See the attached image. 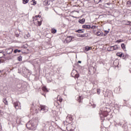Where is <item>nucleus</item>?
<instances>
[{
    "mask_svg": "<svg viewBox=\"0 0 131 131\" xmlns=\"http://www.w3.org/2000/svg\"><path fill=\"white\" fill-rule=\"evenodd\" d=\"M43 5L45 6H49V5H50V3H49V1L48 0H45L44 2H43Z\"/></svg>",
    "mask_w": 131,
    "mask_h": 131,
    "instance_id": "15",
    "label": "nucleus"
},
{
    "mask_svg": "<svg viewBox=\"0 0 131 131\" xmlns=\"http://www.w3.org/2000/svg\"><path fill=\"white\" fill-rule=\"evenodd\" d=\"M13 52L15 53H21V50H18V49H15V50H14V51Z\"/></svg>",
    "mask_w": 131,
    "mask_h": 131,
    "instance_id": "21",
    "label": "nucleus"
},
{
    "mask_svg": "<svg viewBox=\"0 0 131 131\" xmlns=\"http://www.w3.org/2000/svg\"><path fill=\"white\" fill-rule=\"evenodd\" d=\"M40 25H41V24L40 23V22H38V26H40Z\"/></svg>",
    "mask_w": 131,
    "mask_h": 131,
    "instance_id": "38",
    "label": "nucleus"
},
{
    "mask_svg": "<svg viewBox=\"0 0 131 131\" xmlns=\"http://www.w3.org/2000/svg\"><path fill=\"white\" fill-rule=\"evenodd\" d=\"M20 102L19 101H16L13 103L14 107H15V109H20Z\"/></svg>",
    "mask_w": 131,
    "mask_h": 131,
    "instance_id": "4",
    "label": "nucleus"
},
{
    "mask_svg": "<svg viewBox=\"0 0 131 131\" xmlns=\"http://www.w3.org/2000/svg\"><path fill=\"white\" fill-rule=\"evenodd\" d=\"M1 72H2V71L0 70V73H1Z\"/></svg>",
    "mask_w": 131,
    "mask_h": 131,
    "instance_id": "43",
    "label": "nucleus"
},
{
    "mask_svg": "<svg viewBox=\"0 0 131 131\" xmlns=\"http://www.w3.org/2000/svg\"><path fill=\"white\" fill-rule=\"evenodd\" d=\"M39 110L40 111V112L43 113V112H47V111L49 110V107H48L47 106L41 105L39 108Z\"/></svg>",
    "mask_w": 131,
    "mask_h": 131,
    "instance_id": "2",
    "label": "nucleus"
},
{
    "mask_svg": "<svg viewBox=\"0 0 131 131\" xmlns=\"http://www.w3.org/2000/svg\"><path fill=\"white\" fill-rule=\"evenodd\" d=\"M32 2H33V4H32L33 6H35V5H36L37 2L35 0H32Z\"/></svg>",
    "mask_w": 131,
    "mask_h": 131,
    "instance_id": "25",
    "label": "nucleus"
},
{
    "mask_svg": "<svg viewBox=\"0 0 131 131\" xmlns=\"http://www.w3.org/2000/svg\"><path fill=\"white\" fill-rule=\"evenodd\" d=\"M127 57H128V55H127V54H124V58H127Z\"/></svg>",
    "mask_w": 131,
    "mask_h": 131,
    "instance_id": "34",
    "label": "nucleus"
},
{
    "mask_svg": "<svg viewBox=\"0 0 131 131\" xmlns=\"http://www.w3.org/2000/svg\"><path fill=\"white\" fill-rule=\"evenodd\" d=\"M16 90L19 91V92H21L23 90V86H22V84L19 83L16 85Z\"/></svg>",
    "mask_w": 131,
    "mask_h": 131,
    "instance_id": "5",
    "label": "nucleus"
},
{
    "mask_svg": "<svg viewBox=\"0 0 131 131\" xmlns=\"http://www.w3.org/2000/svg\"><path fill=\"white\" fill-rule=\"evenodd\" d=\"M107 51H108V52H113V51H114L113 46H111V47H108V48H107Z\"/></svg>",
    "mask_w": 131,
    "mask_h": 131,
    "instance_id": "12",
    "label": "nucleus"
},
{
    "mask_svg": "<svg viewBox=\"0 0 131 131\" xmlns=\"http://www.w3.org/2000/svg\"><path fill=\"white\" fill-rule=\"evenodd\" d=\"M82 28H84L85 29H91V25H84L82 26Z\"/></svg>",
    "mask_w": 131,
    "mask_h": 131,
    "instance_id": "8",
    "label": "nucleus"
},
{
    "mask_svg": "<svg viewBox=\"0 0 131 131\" xmlns=\"http://www.w3.org/2000/svg\"><path fill=\"white\" fill-rule=\"evenodd\" d=\"M95 4H99L102 0H94Z\"/></svg>",
    "mask_w": 131,
    "mask_h": 131,
    "instance_id": "26",
    "label": "nucleus"
},
{
    "mask_svg": "<svg viewBox=\"0 0 131 131\" xmlns=\"http://www.w3.org/2000/svg\"><path fill=\"white\" fill-rule=\"evenodd\" d=\"M105 33H106V34H108V33H109L108 31H105Z\"/></svg>",
    "mask_w": 131,
    "mask_h": 131,
    "instance_id": "36",
    "label": "nucleus"
},
{
    "mask_svg": "<svg viewBox=\"0 0 131 131\" xmlns=\"http://www.w3.org/2000/svg\"><path fill=\"white\" fill-rule=\"evenodd\" d=\"M35 17H36V18H38V17L39 18H40V15H36Z\"/></svg>",
    "mask_w": 131,
    "mask_h": 131,
    "instance_id": "37",
    "label": "nucleus"
},
{
    "mask_svg": "<svg viewBox=\"0 0 131 131\" xmlns=\"http://www.w3.org/2000/svg\"><path fill=\"white\" fill-rule=\"evenodd\" d=\"M121 48L123 50H125V45H124V43L121 44Z\"/></svg>",
    "mask_w": 131,
    "mask_h": 131,
    "instance_id": "24",
    "label": "nucleus"
},
{
    "mask_svg": "<svg viewBox=\"0 0 131 131\" xmlns=\"http://www.w3.org/2000/svg\"><path fill=\"white\" fill-rule=\"evenodd\" d=\"M100 116L101 119H103L104 117H107V116H108V111L105 110L104 111H102L101 114H100Z\"/></svg>",
    "mask_w": 131,
    "mask_h": 131,
    "instance_id": "3",
    "label": "nucleus"
},
{
    "mask_svg": "<svg viewBox=\"0 0 131 131\" xmlns=\"http://www.w3.org/2000/svg\"><path fill=\"white\" fill-rule=\"evenodd\" d=\"M3 102L5 105H8V101L7 100V99L5 98L3 99Z\"/></svg>",
    "mask_w": 131,
    "mask_h": 131,
    "instance_id": "22",
    "label": "nucleus"
},
{
    "mask_svg": "<svg viewBox=\"0 0 131 131\" xmlns=\"http://www.w3.org/2000/svg\"><path fill=\"white\" fill-rule=\"evenodd\" d=\"M5 61H6V58L5 57H3L1 59H0V63H5Z\"/></svg>",
    "mask_w": 131,
    "mask_h": 131,
    "instance_id": "19",
    "label": "nucleus"
},
{
    "mask_svg": "<svg viewBox=\"0 0 131 131\" xmlns=\"http://www.w3.org/2000/svg\"><path fill=\"white\" fill-rule=\"evenodd\" d=\"M5 54L3 52H0V58H3Z\"/></svg>",
    "mask_w": 131,
    "mask_h": 131,
    "instance_id": "28",
    "label": "nucleus"
},
{
    "mask_svg": "<svg viewBox=\"0 0 131 131\" xmlns=\"http://www.w3.org/2000/svg\"><path fill=\"white\" fill-rule=\"evenodd\" d=\"M59 102H62V99H60L59 100Z\"/></svg>",
    "mask_w": 131,
    "mask_h": 131,
    "instance_id": "39",
    "label": "nucleus"
},
{
    "mask_svg": "<svg viewBox=\"0 0 131 131\" xmlns=\"http://www.w3.org/2000/svg\"><path fill=\"white\" fill-rule=\"evenodd\" d=\"M77 36H78V37H85V34H77Z\"/></svg>",
    "mask_w": 131,
    "mask_h": 131,
    "instance_id": "16",
    "label": "nucleus"
},
{
    "mask_svg": "<svg viewBox=\"0 0 131 131\" xmlns=\"http://www.w3.org/2000/svg\"><path fill=\"white\" fill-rule=\"evenodd\" d=\"M117 56H118V57H123V58H124V54L121 52L117 53Z\"/></svg>",
    "mask_w": 131,
    "mask_h": 131,
    "instance_id": "9",
    "label": "nucleus"
},
{
    "mask_svg": "<svg viewBox=\"0 0 131 131\" xmlns=\"http://www.w3.org/2000/svg\"><path fill=\"white\" fill-rule=\"evenodd\" d=\"M42 90L43 92H48V89H47V87H46V86L42 87Z\"/></svg>",
    "mask_w": 131,
    "mask_h": 131,
    "instance_id": "17",
    "label": "nucleus"
},
{
    "mask_svg": "<svg viewBox=\"0 0 131 131\" xmlns=\"http://www.w3.org/2000/svg\"><path fill=\"white\" fill-rule=\"evenodd\" d=\"M78 63H81V61H79H79H78Z\"/></svg>",
    "mask_w": 131,
    "mask_h": 131,
    "instance_id": "40",
    "label": "nucleus"
},
{
    "mask_svg": "<svg viewBox=\"0 0 131 131\" xmlns=\"http://www.w3.org/2000/svg\"><path fill=\"white\" fill-rule=\"evenodd\" d=\"M0 113H1V111H0Z\"/></svg>",
    "mask_w": 131,
    "mask_h": 131,
    "instance_id": "45",
    "label": "nucleus"
},
{
    "mask_svg": "<svg viewBox=\"0 0 131 131\" xmlns=\"http://www.w3.org/2000/svg\"><path fill=\"white\" fill-rule=\"evenodd\" d=\"M53 1H54V0H51V2H53Z\"/></svg>",
    "mask_w": 131,
    "mask_h": 131,
    "instance_id": "44",
    "label": "nucleus"
},
{
    "mask_svg": "<svg viewBox=\"0 0 131 131\" xmlns=\"http://www.w3.org/2000/svg\"><path fill=\"white\" fill-rule=\"evenodd\" d=\"M100 93H101V90L98 89L97 90V94L98 95H100Z\"/></svg>",
    "mask_w": 131,
    "mask_h": 131,
    "instance_id": "30",
    "label": "nucleus"
},
{
    "mask_svg": "<svg viewBox=\"0 0 131 131\" xmlns=\"http://www.w3.org/2000/svg\"><path fill=\"white\" fill-rule=\"evenodd\" d=\"M95 34L97 36H103V33H102L100 31H97Z\"/></svg>",
    "mask_w": 131,
    "mask_h": 131,
    "instance_id": "11",
    "label": "nucleus"
},
{
    "mask_svg": "<svg viewBox=\"0 0 131 131\" xmlns=\"http://www.w3.org/2000/svg\"><path fill=\"white\" fill-rule=\"evenodd\" d=\"M29 2V0H23V3L24 4H27Z\"/></svg>",
    "mask_w": 131,
    "mask_h": 131,
    "instance_id": "27",
    "label": "nucleus"
},
{
    "mask_svg": "<svg viewBox=\"0 0 131 131\" xmlns=\"http://www.w3.org/2000/svg\"><path fill=\"white\" fill-rule=\"evenodd\" d=\"M106 5H109V3H106Z\"/></svg>",
    "mask_w": 131,
    "mask_h": 131,
    "instance_id": "42",
    "label": "nucleus"
},
{
    "mask_svg": "<svg viewBox=\"0 0 131 131\" xmlns=\"http://www.w3.org/2000/svg\"><path fill=\"white\" fill-rule=\"evenodd\" d=\"M82 99H83L82 97L79 96V97H78V102H79V103H81V100H82Z\"/></svg>",
    "mask_w": 131,
    "mask_h": 131,
    "instance_id": "20",
    "label": "nucleus"
},
{
    "mask_svg": "<svg viewBox=\"0 0 131 131\" xmlns=\"http://www.w3.org/2000/svg\"><path fill=\"white\" fill-rule=\"evenodd\" d=\"M27 36H28H28H30V35H29V34H28V35H27Z\"/></svg>",
    "mask_w": 131,
    "mask_h": 131,
    "instance_id": "41",
    "label": "nucleus"
},
{
    "mask_svg": "<svg viewBox=\"0 0 131 131\" xmlns=\"http://www.w3.org/2000/svg\"><path fill=\"white\" fill-rule=\"evenodd\" d=\"M72 38H74V37L72 36H69L66 38L65 40L66 41V42H70V41H71V40H72Z\"/></svg>",
    "mask_w": 131,
    "mask_h": 131,
    "instance_id": "6",
    "label": "nucleus"
},
{
    "mask_svg": "<svg viewBox=\"0 0 131 131\" xmlns=\"http://www.w3.org/2000/svg\"><path fill=\"white\" fill-rule=\"evenodd\" d=\"M75 77H76V78H78L79 77V74H75Z\"/></svg>",
    "mask_w": 131,
    "mask_h": 131,
    "instance_id": "31",
    "label": "nucleus"
},
{
    "mask_svg": "<svg viewBox=\"0 0 131 131\" xmlns=\"http://www.w3.org/2000/svg\"><path fill=\"white\" fill-rule=\"evenodd\" d=\"M113 47L114 48V51H116L118 49V46H117V45H115Z\"/></svg>",
    "mask_w": 131,
    "mask_h": 131,
    "instance_id": "23",
    "label": "nucleus"
},
{
    "mask_svg": "<svg viewBox=\"0 0 131 131\" xmlns=\"http://www.w3.org/2000/svg\"><path fill=\"white\" fill-rule=\"evenodd\" d=\"M90 50H92V47H86L85 50L86 52H88L89 51H90Z\"/></svg>",
    "mask_w": 131,
    "mask_h": 131,
    "instance_id": "18",
    "label": "nucleus"
},
{
    "mask_svg": "<svg viewBox=\"0 0 131 131\" xmlns=\"http://www.w3.org/2000/svg\"><path fill=\"white\" fill-rule=\"evenodd\" d=\"M79 23H80L81 24H83L84 22H85V19L82 18V19H79L78 21Z\"/></svg>",
    "mask_w": 131,
    "mask_h": 131,
    "instance_id": "13",
    "label": "nucleus"
},
{
    "mask_svg": "<svg viewBox=\"0 0 131 131\" xmlns=\"http://www.w3.org/2000/svg\"><path fill=\"white\" fill-rule=\"evenodd\" d=\"M17 60H18V61H22V56H19L17 58Z\"/></svg>",
    "mask_w": 131,
    "mask_h": 131,
    "instance_id": "29",
    "label": "nucleus"
},
{
    "mask_svg": "<svg viewBox=\"0 0 131 131\" xmlns=\"http://www.w3.org/2000/svg\"><path fill=\"white\" fill-rule=\"evenodd\" d=\"M117 41V42H121V41H122V40H121V39L118 40Z\"/></svg>",
    "mask_w": 131,
    "mask_h": 131,
    "instance_id": "35",
    "label": "nucleus"
},
{
    "mask_svg": "<svg viewBox=\"0 0 131 131\" xmlns=\"http://www.w3.org/2000/svg\"><path fill=\"white\" fill-rule=\"evenodd\" d=\"M96 27H97L96 26H92V27H91V28L92 29H95V28H96Z\"/></svg>",
    "mask_w": 131,
    "mask_h": 131,
    "instance_id": "32",
    "label": "nucleus"
},
{
    "mask_svg": "<svg viewBox=\"0 0 131 131\" xmlns=\"http://www.w3.org/2000/svg\"><path fill=\"white\" fill-rule=\"evenodd\" d=\"M13 50L12 48H8L5 50V52L8 54H12L13 53Z\"/></svg>",
    "mask_w": 131,
    "mask_h": 131,
    "instance_id": "7",
    "label": "nucleus"
},
{
    "mask_svg": "<svg viewBox=\"0 0 131 131\" xmlns=\"http://www.w3.org/2000/svg\"><path fill=\"white\" fill-rule=\"evenodd\" d=\"M26 126L28 129L31 130H35L36 129V125L33 123H28L26 124Z\"/></svg>",
    "mask_w": 131,
    "mask_h": 131,
    "instance_id": "1",
    "label": "nucleus"
},
{
    "mask_svg": "<svg viewBox=\"0 0 131 131\" xmlns=\"http://www.w3.org/2000/svg\"><path fill=\"white\" fill-rule=\"evenodd\" d=\"M51 32L52 33H53V34H55V33H57V30L55 29V28H52L51 29Z\"/></svg>",
    "mask_w": 131,
    "mask_h": 131,
    "instance_id": "14",
    "label": "nucleus"
},
{
    "mask_svg": "<svg viewBox=\"0 0 131 131\" xmlns=\"http://www.w3.org/2000/svg\"><path fill=\"white\" fill-rule=\"evenodd\" d=\"M130 4H131V2L130 1H128L127 2V5H130Z\"/></svg>",
    "mask_w": 131,
    "mask_h": 131,
    "instance_id": "33",
    "label": "nucleus"
},
{
    "mask_svg": "<svg viewBox=\"0 0 131 131\" xmlns=\"http://www.w3.org/2000/svg\"><path fill=\"white\" fill-rule=\"evenodd\" d=\"M75 32H78V33H83L84 32V30L79 29L75 31Z\"/></svg>",
    "mask_w": 131,
    "mask_h": 131,
    "instance_id": "10",
    "label": "nucleus"
}]
</instances>
